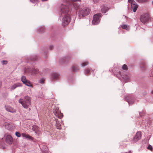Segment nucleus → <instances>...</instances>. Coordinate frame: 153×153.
<instances>
[{"label": "nucleus", "instance_id": "nucleus-21", "mask_svg": "<svg viewBox=\"0 0 153 153\" xmlns=\"http://www.w3.org/2000/svg\"><path fill=\"white\" fill-rule=\"evenodd\" d=\"M32 73L35 74H38L39 73V70L35 68H33L32 70Z\"/></svg>", "mask_w": 153, "mask_h": 153}, {"label": "nucleus", "instance_id": "nucleus-24", "mask_svg": "<svg viewBox=\"0 0 153 153\" xmlns=\"http://www.w3.org/2000/svg\"><path fill=\"white\" fill-rule=\"evenodd\" d=\"M88 64V62L87 61L81 63V65L82 67H84L87 65Z\"/></svg>", "mask_w": 153, "mask_h": 153}, {"label": "nucleus", "instance_id": "nucleus-2", "mask_svg": "<svg viewBox=\"0 0 153 153\" xmlns=\"http://www.w3.org/2000/svg\"><path fill=\"white\" fill-rule=\"evenodd\" d=\"M19 102L24 108L27 109L31 105V99L29 96H26L24 97V99H20Z\"/></svg>", "mask_w": 153, "mask_h": 153}, {"label": "nucleus", "instance_id": "nucleus-25", "mask_svg": "<svg viewBox=\"0 0 153 153\" xmlns=\"http://www.w3.org/2000/svg\"><path fill=\"white\" fill-rule=\"evenodd\" d=\"M21 80L23 83L24 82H25L26 81L27 79H26L25 76H23L21 78Z\"/></svg>", "mask_w": 153, "mask_h": 153}, {"label": "nucleus", "instance_id": "nucleus-8", "mask_svg": "<svg viewBox=\"0 0 153 153\" xmlns=\"http://www.w3.org/2000/svg\"><path fill=\"white\" fill-rule=\"evenodd\" d=\"M70 57L69 56H66L61 58L59 61V63L62 64L68 62L69 60Z\"/></svg>", "mask_w": 153, "mask_h": 153}, {"label": "nucleus", "instance_id": "nucleus-17", "mask_svg": "<svg viewBox=\"0 0 153 153\" xmlns=\"http://www.w3.org/2000/svg\"><path fill=\"white\" fill-rule=\"evenodd\" d=\"M109 10V8L107 7L103 6L101 8V11L103 13H105Z\"/></svg>", "mask_w": 153, "mask_h": 153}, {"label": "nucleus", "instance_id": "nucleus-30", "mask_svg": "<svg viewBox=\"0 0 153 153\" xmlns=\"http://www.w3.org/2000/svg\"><path fill=\"white\" fill-rule=\"evenodd\" d=\"M1 62L3 65H6L7 63V60H3L1 61Z\"/></svg>", "mask_w": 153, "mask_h": 153}, {"label": "nucleus", "instance_id": "nucleus-35", "mask_svg": "<svg viewBox=\"0 0 153 153\" xmlns=\"http://www.w3.org/2000/svg\"><path fill=\"white\" fill-rule=\"evenodd\" d=\"M36 56L34 55L31 58V59L32 60H34L36 59Z\"/></svg>", "mask_w": 153, "mask_h": 153}, {"label": "nucleus", "instance_id": "nucleus-1", "mask_svg": "<svg viewBox=\"0 0 153 153\" xmlns=\"http://www.w3.org/2000/svg\"><path fill=\"white\" fill-rule=\"evenodd\" d=\"M72 7V5L71 4H68L66 6L65 3L61 4L60 8V19L62 18V24L63 26L67 25L71 21V18L68 13L71 10Z\"/></svg>", "mask_w": 153, "mask_h": 153}, {"label": "nucleus", "instance_id": "nucleus-36", "mask_svg": "<svg viewBox=\"0 0 153 153\" xmlns=\"http://www.w3.org/2000/svg\"><path fill=\"white\" fill-rule=\"evenodd\" d=\"M137 1L140 2H145L148 0H136Z\"/></svg>", "mask_w": 153, "mask_h": 153}, {"label": "nucleus", "instance_id": "nucleus-16", "mask_svg": "<svg viewBox=\"0 0 153 153\" xmlns=\"http://www.w3.org/2000/svg\"><path fill=\"white\" fill-rule=\"evenodd\" d=\"M21 86V84L20 83H17L11 86V87L10 88V90L11 91H12L13 90H14L17 87H20Z\"/></svg>", "mask_w": 153, "mask_h": 153}, {"label": "nucleus", "instance_id": "nucleus-22", "mask_svg": "<svg viewBox=\"0 0 153 153\" xmlns=\"http://www.w3.org/2000/svg\"><path fill=\"white\" fill-rule=\"evenodd\" d=\"M23 83L25 85H26L29 87H32V85L31 84L30 82L28 81L27 80L25 82H24Z\"/></svg>", "mask_w": 153, "mask_h": 153}, {"label": "nucleus", "instance_id": "nucleus-45", "mask_svg": "<svg viewBox=\"0 0 153 153\" xmlns=\"http://www.w3.org/2000/svg\"><path fill=\"white\" fill-rule=\"evenodd\" d=\"M75 4H74L73 6L75 7Z\"/></svg>", "mask_w": 153, "mask_h": 153}, {"label": "nucleus", "instance_id": "nucleus-40", "mask_svg": "<svg viewBox=\"0 0 153 153\" xmlns=\"http://www.w3.org/2000/svg\"><path fill=\"white\" fill-rule=\"evenodd\" d=\"M94 2H97L99 0H93Z\"/></svg>", "mask_w": 153, "mask_h": 153}, {"label": "nucleus", "instance_id": "nucleus-18", "mask_svg": "<svg viewBox=\"0 0 153 153\" xmlns=\"http://www.w3.org/2000/svg\"><path fill=\"white\" fill-rule=\"evenodd\" d=\"M120 27L123 29H125L127 30H128L130 29V27L129 25H120Z\"/></svg>", "mask_w": 153, "mask_h": 153}, {"label": "nucleus", "instance_id": "nucleus-6", "mask_svg": "<svg viewBox=\"0 0 153 153\" xmlns=\"http://www.w3.org/2000/svg\"><path fill=\"white\" fill-rule=\"evenodd\" d=\"M149 18L148 14L146 13L140 16V20L142 22L145 23L149 21Z\"/></svg>", "mask_w": 153, "mask_h": 153}, {"label": "nucleus", "instance_id": "nucleus-44", "mask_svg": "<svg viewBox=\"0 0 153 153\" xmlns=\"http://www.w3.org/2000/svg\"><path fill=\"white\" fill-rule=\"evenodd\" d=\"M75 8L76 9H77L78 8V7H75Z\"/></svg>", "mask_w": 153, "mask_h": 153}, {"label": "nucleus", "instance_id": "nucleus-5", "mask_svg": "<svg viewBox=\"0 0 153 153\" xmlns=\"http://www.w3.org/2000/svg\"><path fill=\"white\" fill-rule=\"evenodd\" d=\"M101 17V14L100 13L94 15L92 22V24L94 25L98 24L100 22V18Z\"/></svg>", "mask_w": 153, "mask_h": 153}, {"label": "nucleus", "instance_id": "nucleus-3", "mask_svg": "<svg viewBox=\"0 0 153 153\" xmlns=\"http://www.w3.org/2000/svg\"><path fill=\"white\" fill-rule=\"evenodd\" d=\"M91 10L88 7H84L80 10L78 13V15L80 19L85 17L88 15L90 13Z\"/></svg>", "mask_w": 153, "mask_h": 153}, {"label": "nucleus", "instance_id": "nucleus-20", "mask_svg": "<svg viewBox=\"0 0 153 153\" xmlns=\"http://www.w3.org/2000/svg\"><path fill=\"white\" fill-rule=\"evenodd\" d=\"M10 124L8 122H5L4 124V126L7 129H10Z\"/></svg>", "mask_w": 153, "mask_h": 153}, {"label": "nucleus", "instance_id": "nucleus-32", "mask_svg": "<svg viewBox=\"0 0 153 153\" xmlns=\"http://www.w3.org/2000/svg\"><path fill=\"white\" fill-rule=\"evenodd\" d=\"M147 148L149 150L151 151L153 150L152 146L150 145H149Z\"/></svg>", "mask_w": 153, "mask_h": 153}, {"label": "nucleus", "instance_id": "nucleus-33", "mask_svg": "<svg viewBox=\"0 0 153 153\" xmlns=\"http://www.w3.org/2000/svg\"><path fill=\"white\" fill-rule=\"evenodd\" d=\"M44 80H45V79H40L39 80V82L40 83H41V84H43Z\"/></svg>", "mask_w": 153, "mask_h": 153}, {"label": "nucleus", "instance_id": "nucleus-29", "mask_svg": "<svg viewBox=\"0 0 153 153\" xmlns=\"http://www.w3.org/2000/svg\"><path fill=\"white\" fill-rule=\"evenodd\" d=\"M122 68L123 70H127L128 69L127 66L126 65L124 64L123 65Z\"/></svg>", "mask_w": 153, "mask_h": 153}, {"label": "nucleus", "instance_id": "nucleus-28", "mask_svg": "<svg viewBox=\"0 0 153 153\" xmlns=\"http://www.w3.org/2000/svg\"><path fill=\"white\" fill-rule=\"evenodd\" d=\"M91 70V69H86L84 71L85 74H89Z\"/></svg>", "mask_w": 153, "mask_h": 153}, {"label": "nucleus", "instance_id": "nucleus-9", "mask_svg": "<svg viewBox=\"0 0 153 153\" xmlns=\"http://www.w3.org/2000/svg\"><path fill=\"white\" fill-rule=\"evenodd\" d=\"M141 134L140 131L137 132L132 141V143H134L137 142L141 138Z\"/></svg>", "mask_w": 153, "mask_h": 153}, {"label": "nucleus", "instance_id": "nucleus-41", "mask_svg": "<svg viewBox=\"0 0 153 153\" xmlns=\"http://www.w3.org/2000/svg\"><path fill=\"white\" fill-rule=\"evenodd\" d=\"M42 153H45L44 152H43ZM45 153H48V150H46V152Z\"/></svg>", "mask_w": 153, "mask_h": 153}, {"label": "nucleus", "instance_id": "nucleus-14", "mask_svg": "<svg viewBox=\"0 0 153 153\" xmlns=\"http://www.w3.org/2000/svg\"><path fill=\"white\" fill-rule=\"evenodd\" d=\"M5 109L6 110L11 113H13L16 112V110L13 108L9 106H5Z\"/></svg>", "mask_w": 153, "mask_h": 153}, {"label": "nucleus", "instance_id": "nucleus-19", "mask_svg": "<svg viewBox=\"0 0 153 153\" xmlns=\"http://www.w3.org/2000/svg\"><path fill=\"white\" fill-rule=\"evenodd\" d=\"M71 69L74 72L76 71L77 70H79V68L78 66L77 65H73L71 68Z\"/></svg>", "mask_w": 153, "mask_h": 153}, {"label": "nucleus", "instance_id": "nucleus-7", "mask_svg": "<svg viewBox=\"0 0 153 153\" xmlns=\"http://www.w3.org/2000/svg\"><path fill=\"white\" fill-rule=\"evenodd\" d=\"M53 113L55 116L61 119L63 116V114L61 112L60 110H59V108L58 107L54 108L53 110Z\"/></svg>", "mask_w": 153, "mask_h": 153}, {"label": "nucleus", "instance_id": "nucleus-26", "mask_svg": "<svg viewBox=\"0 0 153 153\" xmlns=\"http://www.w3.org/2000/svg\"><path fill=\"white\" fill-rule=\"evenodd\" d=\"M33 129L34 131H35V133L37 134H38V128L35 126H34L33 127Z\"/></svg>", "mask_w": 153, "mask_h": 153}, {"label": "nucleus", "instance_id": "nucleus-31", "mask_svg": "<svg viewBox=\"0 0 153 153\" xmlns=\"http://www.w3.org/2000/svg\"><path fill=\"white\" fill-rule=\"evenodd\" d=\"M15 135L17 137H20L21 135L20 133L19 132H16L15 133Z\"/></svg>", "mask_w": 153, "mask_h": 153}, {"label": "nucleus", "instance_id": "nucleus-12", "mask_svg": "<svg viewBox=\"0 0 153 153\" xmlns=\"http://www.w3.org/2000/svg\"><path fill=\"white\" fill-rule=\"evenodd\" d=\"M59 74L58 73L53 72L51 75V79L52 80L57 79L59 77Z\"/></svg>", "mask_w": 153, "mask_h": 153}, {"label": "nucleus", "instance_id": "nucleus-13", "mask_svg": "<svg viewBox=\"0 0 153 153\" xmlns=\"http://www.w3.org/2000/svg\"><path fill=\"white\" fill-rule=\"evenodd\" d=\"M6 142L9 144H11L13 142V139L12 137L10 135H8L7 136L6 138Z\"/></svg>", "mask_w": 153, "mask_h": 153}, {"label": "nucleus", "instance_id": "nucleus-23", "mask_svg": "<svg viewBox=\"0 0 153 153\" xmlns=\"http://www.w3.org/2000/svg\"><path fill=\"white\" fill-rule=\"evenodd\" d=\"M55 125L57 129H61V124L58 121H56Z\"/></svg>", "mask_w": 153, "mask_h": 153}, {"label": "nucleus", "instance_id": "nucleus-15", "mask_svg": "<svg viewBox=\"0 0 153 153\" xmlns=\"http://www.w3.org/2000/svg\"><path fill=\"white\" fill-rule=\"evenodd\" d=\"M22 136L23 137L25 138L26 139L33 140V137L28 134L22 133Z\"/></svg>", "mask_w": 153, "mask_h": 153}, {"label": "nucleus", "instance_id": "nucleus-46", "mask_svg": "<svg viewBox=\"0 0 153 153\" xmlns=\"http://www.w3.org/2000/svg\"><path fill=\"white\" fill-rule=\"evenodd\" d=\"M152 4L153 5V1H152Z\"/></svg>", "mask_w": 153, "mask_h": 153}, {"label": "nucleus", "instance_id": "nucleus-34", "mask_svg": "<svg viewBox=\"0 0 153 153\" xmlns=\"http://www.w3.org/2000/svg\"><path fill=\"white\" fill-rule=\"evenodd\" d=\"M30 1L33 3H36L39 0H30Z\"/></svg>", "mask_w": 153, "mask_h": 153}, {"label": "nucleus", "instance_id": "nucleus-38", "mask_svg": "<svg viewBox=\"0 0 153 153\" xmlns=\"http://www.w3.org/2000/svg\"><path fill=\"white\" fill-rule=\"evenodd\" d=\"M128 2H131H131L133 1H134V0H128Z\"/></svg>", "mask_w": 153, "mask_h": 153}, {"label": "nucleus", "instance_id": "nucleus-4", "mask_svg": "<svg viewBox=\"0 0 153 153\" xmlns=\"http://www.w3.org/2000/svg\"><path fill=\"white\" fill-rule=\"evenodd\" d=\"M116 76L119 79H120V77H121L126 82H128L131 80V76L129 74L121 75L120 72L119 71L117 74H116Z\"/></svg>", "mask_w": 153, "mask_h": 153}, {"label": "nucleus", "instance_id": "nucleus-10", "mask_svg": "<svg viewBox=\"0 0 153 153\" xmlns=\"http://www.w3.org/2000/svg\"><path fill=\"white\" fill-rule=\"evenodd\" d=\"M125 99L129 105L132 104L134 102V97L131 95L127 96L126 97Z\"/></svg>", "mask_w": 153, "mask_h": 153}, {"label": "nucleus", "instance_id": "nucleus-37", "mask_svg": "<svg viewBox=\"0 0 153 153\" xmlns=\"http://www.w3.org/2000/svg\"><path fill=\"white\" fill-rule=\"evenodd\" d=\"M49 48L50 50H51L53 48V46L52 45H51L49 47Z\"/></svg>", "mask_w": 153, "mask_h": 153}, {"label": "nucleus", "instance_id": "nucleus-43", "mask_svg": "<svg viewBox=\"0 0 153 153\" xmlns=\"http://www.w3.org/2000/svg\"><path fill=\"white\" fill-rule=\"evenodd\" d=\"M151 94H153V90H152L151 91Z\"/></svg>", "mask_w": 153, "mask_h": 153}, {"label": "nucleus", "instance_id": "nucleus-39", "mask_svg": "<svg viewBox=\"0 0 153 153\" xmlns=\"http://www.w3.org/2000/svg\"><path fill=\"white\" fill-rule=\"evenodd\" d=\"M71 1H80L81 0H71Z\"/></svg>", "mask_w": 153, "mask_h": 153}, {"label": "nucleus", "instance_id": "nucleus-11", "mask_svg": "<svg viewBox=\"0 0 153 153\" xmlns=\"http://www.w3.org/2000/svg\"><path fill=\"white\" fill-rule=\"evenodd\" d=\"M138 8V5L135 1H133L131 4V9L133 10L134 12H136Z\"/></svg>", "mask_w": 153, "mask_h": 153}, {"label": "nucleus", "instance_id": "nucleus-42", "mask_svg": "<svg viewBox=\"0 0 153 153\" xmlns=\"http://www.w3.org/2000/svg\"><path fill=\"white\" fill-rule=\"evenodd\" d=\"M1 82L0 81V88H1Z\"/></svg>", "mask_w": 153, "mask_h": 153}, {"label": "nucleus", "instance_id": "nucleus-27", "mask_svg": "<svg viewBox=\"0 0 153 153\" xmlns=\"http://www.w3.org/2000/svg\"><path fill=\"white\" fill-rule=\"evenodd\" d=\"M44 29V27H39L37 29L39 32H42Z\"/></svg>", "mask_w": 153, "mask_h": 153}]
</instances>
